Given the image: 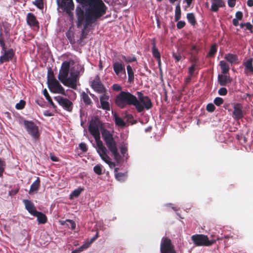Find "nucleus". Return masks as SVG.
<instances>
[{
    "mask_svg": "<svg viewBox=\"0 0 253 253\" xmlns=\"http://www.w3.org/2000/svg\"><path fill=\"white\" fill-rule=\"evenodd\" d=\"M152 53L153 56L157 60H160L161 58V54L159 52L158 48L156 47V40L155 39H153L152 40Z\"/></svg>",
    "mask_w": 253,
    "mask_h": 253,
    "instance_id": "25",
    "label": "nucleus"
},
{
    "mask_svg": "<svg viewBox=\"0 0 253 253\" xmlns=\"http://www.w3.org/2000/svg\"><path fill=\"white\" fill-rule=\"evenodd\" d=\"M136 93L138 98L136 97V101H134V106L137 111L141 113L145 109H151L153 107V104L150 98L148 96L144 95L140 91H137Z\"/></svg>",
    "mask_w": 253,
    "mask_h": 253,
    "instance_id": "6",
    "label": "nucleus"
},
{
    "mask_svg": "<svg viewBox=\"0 0 253 253\" xmlns=\"http://www.w3.org/2000/svg\"><path fill=\"white\" fill-rule=\"evenodd\" d=\"M70 66L71 61H64L59 70L58 79L64 85L76 89L79 75L77 73L71 72L68 77Z\"/></svg>",
    "mask_w": 253,
    "mask_h": 253,
    "instance_id": "2",
    "label": "nucleus"
},
{
    "mask_svg": "<svg viewBox=\"0 0 253 253\" xmlns=\"http://www.w3.org/2000/svg\"><path fill=\"white\" fill-rule=\"evenodd\" d=\"M185 22L184 21H178L176 24L177 28L181 29L185 26Z\"/></svg>",
    "mask_w": 253,
    "mask_h": 253,
    "instance_id": "53",
    "label": "nucleus"
},
{
    "mask_svg": "<svg viewBox=\"0 0 253 253\" xmlns=\"http://www.w3.org/2000/svg\"><path fill=\"white\" fill-rule=\"evenodd\" d=\"M50 159L53 161V162H58L59 161V159L58 158H57L56 156H55L54 155H53V154H50Z\"/></svg>",
    "mask_w": 253,
    "mask_h": 253,
    "instance_id": "62",
    "label": "nucleus"
},
{
    "mask_svg": "<svg viewBox=\"0 0 253 253\" xmlns=\"http://www.w3.org/2000/svg\"><path fill=\"white\" fill-rule=\"evenodd\" d=\"M2 51L4 52V54L0 56V64L11 60L15 55V52L12 48H10L7 50L5 49V51Z\"/></svg>",
    "mask_w": 253,
    "mask_h": 253,
    "instance_id": "17",
    "label": "nucleus"
},
{
    "mask_svg": "<svg viewBox=\"0 0 253 253\" xmlns=\"http://www.w3.org/2000/svg\"><path fill=\"white\" fill-rule=\"evenodd\" d=\"M126 177L127 174L126 173L119 172L115 174L116 179L120 182L125 181L126 179Z\"/></svg>",
    "mask_w": 253,
    "mask_h": 253,
    "instance_id": "36",
    "label": "nucleus"
},
{
    "mask_svg": "<svg viewBox=\"0 0 253 253\" xmlns=\"http://www.w3.org/2000/svg\"><path fill=\"white\" fill-rule=\"evenodd\" d=\"M112 88L114 90L119 91L122 89V87L118 84H114L112 86Z\"/></svg>",
    "mask_w": 253,
    "mask_h": 253,
    "instance_id": "59",
    "label": "nucleus"
},
{
    "mask_svg": "<svg viewBox=\"0 0 253 253\" xmlns=\"http://www.w3.org/2000/svg\"><path fill=\"white\" fill-rule=\"evenodd\" d=\"M225 58L231 63L236 62L238 60V56L232 53H228L225 55Z\"/></svg>",
    "mask_w": 253,
    "mask_h": 253,
    "instance_id": "31",
    "label": "nucleus"
},
{
    "mask_svg": "<svg viewBox=\"0 0 253 253\" xmlns=\"http://www.w3.org/2000/svg\"><path fill=\"white\" fill-rule=\"evenodd\" d=\"M0 45L2 48V51H5L6 47L5 44L4 40L2 38H0Z\"/></svg>",
    "mask_w": 253,
    "mask_h": 253,
    "instance_id": "55",
    "label": "nucleus"
},
{
    "mask_svg": "<svg viewBox=\"0 0 253 253\" xmlns=\"http://www.w3.org/2000/svg\"><path fill=\"white\" fill-rule=\"evenodd\" d=\"M245 27L246 28V30H248L250 31L251 33H253V26L250 22L246 23Z\"/></svg>",
    "mask_w": 253,
    "mask_h": 253,
    "instance_id": "56",
    "label": "nucleus"
},
{
    "mask_svg": "<svg viewBox=\"0 0 253 253\" xmlns=\"http://www.w3.org/2000/svg\"><path fill=\"white\" fill-rule=\"evenodd\" d=\"M90 86L95 91L98 93L102 94V93L107 92V89L101 83L98 75H96L93 80L91 81Z\"/></svg>",
    "mask_w": 253,
    "mask_h": 253,
    "instance_id": "11",
    "label": "nucleus"
},
{
    "mask_svg": "<svg viewBox=\"0 0 253 253\" xmlns=\"http://www.w3.org/2000/svg\"><path fill=\"white\" fill-rule=\"evenodd\" d=\"M59 7L63 11H66L69 15L71 13V11L74 9V4L73 0H57Z\"/></svg>",
    "mask_w": 253,
    "mask_h": 253,
    "instance_id": "14",
    "label": "nucleus"
},
{
    "mask_svg": "<svg viewBox=\"0 0 253 253\" xmlns=\"http://www.w3.org/2000/svg\"><path fill=\"white\" fill-rule=\"evenodd\" d=\"M24 125L28 133L35 139H38L40 137L38 126L32 121L24 120Z\"/></svg>",
    "mask_w": 253,
    "mask_h": 253,
    "instance_id": "9",
    "label": "nucleus"
},
{
    "mask_svg": "<svg viewBox=\"0 0 253 253\" xmlns=\"http://www.w3.org/2000/svg\"><path fill=\"white\" fill-rule=\"evenodd\" d=\"M122 58L126 63H130L136 60V58L135 57H129L126 58L125 56H123Z\"/></svg>",
    "mask_w": 253,
    "mask_h": 253,
    "instance_id": "48",
    "label": "nucleus"
},
{
    "mask_svg": "<svg viewBox=\"0 0 253 253\" xmlns=\"http://www.w3.org/2000/svg\"><path fill=\"white\" fill-rule=\"evenodd\" d=\"M101 108L104 110L110 111V103L108 101L105 100H100Z\"/></svg>",
    "mask_w": 253,
    "mask_h": 253,
    "instance_id": "37",
    "label": "nucleus"
},
{
    "mask_svg": "<svg viewBox=\"0 0 253 253\" xmlns=\"http://www.w3.org/2000/svg\"><path fill=\"white\" fill-rule=\"evenodd\" d=\"M90 243H86L80 247V251H82L84 249H87L90 245Z\"/></svg>",
    "mask_w": 253,
    "mask_h": 253,
    "instance_id": "60",
    "label": "nucleus"
},
{
    "mask_svg": "<svg viewBox=\"0 0 253 253\" xmlns=\"http://www.w3.org/2000/svg\"><path fill=\"white\" fill-rule=\"evenodd\" d=\"M102 167L100 165H97L93 168L94 172L98 174L101 175L102 174Z\"/></svg>",
    "mask_w": 253,
    "mask_h": 253,
    "instance_id": "40",
    "label": "nucleus"
},
{
    "mask_svg": "<svg viewBox=\"0 0 253 253\" xmlns=\"http://www.w3.org/2000/svg\"><path fill=\"white\" fill-rule=\"evenodd\" d=\"M160 252L161 253H176L170 239L167 237H163L161 240Z\"/></svg>",
    "mask_w": 253,
    "mask_h": 253,
    "instance_id": "10",
    "label": "nucleus"
},
{
    "mask_svg": "<svg viewBox=\"0 0 253 253\" xmlns=\"http://www.w3.org/2000/svg\"><path fill=\"white\" fill-rule=\"evenodd\" d=\"M84 190V188L79 187L77 189L74 190L70 195V198L72 199L73 198L78 197L81 193Z\"/></svg>",
    "mask_w": 253,
    "mask_h": 253,
    "instance_id": "29",
    "label": "nucleus"
},
{
    "mask_svg": "<svg viewBox=\"0 0 253 253\" xmlns=\"http://www.w3.org/2000/svg\"><path fill=\"white\" fill-rule=\"evenodd\" d=\"M97 152L102 160L107 164L110 168L112 169L116 167V164L110 161L111 159L107 154V150L104 146L97 148Z\"/></svg>",
    "mask_w": 253,
    "mask_h": 253,
    "instance_id": "13",
    "label": "nucleus"
},
{
    "mask_svg": "<svg viewBox=\"0 0 253 253\" xmlns=\"http://www.w3.org/2000/svg\"><path fill=\"white\" fill-rule=\"evenodd\" d=\"M100 131L102 137L107 147L114 156V159L116 162L120 164L122 161V158L118 152L117 144L113 137V134L104 126H102L100 127Z\"/></svg>",
    "mask_w": 253,
    "mask_h": 253,
    "instance_id": "3",
    "label": "nucleus"
},
{
    "mask_svg": "<svg viewBox=\"0 0 253 253\" xmlns=\"http://www.w3.org/2000/svg\"><path fill=\"white\" fill-rule=\"evenodd\" d=\"M206 109L209 112H213L215 110V107L212 103H209L207 105Z\"/></svg>",
    "mask_w": 253,
    "mask_h": 253,
    "instance_id": "49",
    "label": "nucleus"
},
{
    "mask_svg": "<svg viewBox=\"0 0 253 253\" xmlns=\"http://www.w3.org/2000/svg\"><path fill=\"white\" fill-rule=\"evenodd\" d=\"M33 215L37 217L38 221L40 224H44L47 222V217L42 212L37 211Z\"/></svg>",
    "mask_w": 253,
    "mask_h": 253,
    "instance_id": "23",
    "label": "nucleus"
},
{
    "mask_svg": "<svg viewBox=\"0 0 253 253\" xmlns=\"http://www.w3.org/2000/svg\"><path fill=\"white\" fill-rule=\"evenodd\" d=\"M87 7L84 10L80 6L76 9L78 28L82 26L84 21L93 23L106 14L107 7L102 0H90L85 5Z\"/></svg>",
    "mask_w": 253,
    "mask_h": 253,
    "instance_id": "1",
    "label": "nucleus"
},
{
    "mask_svg": "<svg viewBox=\"0 0 253 253\" xmlns=\"http://www.w3.org/2000/svg\"><path fill=\"white\" fill-rule=\"evenodd\" d=\"M43 93L45 98L48 102V103L52 106L53 108H56V106L55 105L50 95H49L46 89H44L43 91Z\"/></svg>",
    "mask_w": 253,
    "mask_h": 253,
    "instance_id": "35",
    "label": "nucleus"
},
{
    "mask_svg": "<svg viewBox=\"0 0 253 253\" xmlns=\"http://www.w3.org/2000/svg\"><path fill=\"white\" fill-rule=\"evenodd\" d=\"M217 80L218 83L221 86H225L231 81L229 76L221 74L218 75Z\"/></svg>",
    "mask_w": 253,
    "mask_h": 253,
    "instance_id": "22",
    "label": "nucleus"
},
{
    "mask_svg": "<svg viewBox=\"0 0 253 253\" xmlns=\"http://www.w3.org/2000/svg\"><path fill=\"white\" fill-rule=\"evenodd\" d=\"M23 202L25 205V209L32 215L34 214V213L37 211L34 204L31 201L28 200H24Z\"/></svg>",
    "mask_w": 253,
    "mask_h": 253,
    "instance_id": "20",
    "label": "nucleus"
},
{
    "mask_svg": "<svg viewBox=\"0 0 253 253\" xmlns=\"http://www.w3.org/2000/svg\"><path fill=\"white\" fill-rule=\"evenodd\" d=\"M236 19L240 20H242V18H243V13L241 11H237L236 13Z\"/></svg>",
    "mask_w": 253,
    "mask_h": 253,
    "instance_id": "57",
    "label": "nucleus"
},
{
    "mask_svg": "<svg viewBox=\"0 0 253 253\" xmlns=\"http://www.w3.org/2000/svg\"><path fill=\"white\" fill-rule=\"evenodd\" d=\"M245 67V73L247 74L248 72L253 73V59L250 58L243 63Z\"/></svg>",
    "mask_w": 253,
    "mask_h": 253,
    "instance_id": "21",
    "label": "nucleus"
},
{
    "mask_svg": "<svg viewBox=\"0 0 253 253\" xmlns=\"http://www.w3.org/2000/svg\"><path fill=\"white\" fill-rule=\"evenodd\" d=\"M66 222H67V225L69 228H70L72 230H74L76 228V224L75 221L71 219H66Z\"/></svg>",
    "mask_w": 253,
    "mask_h": 253,
    "instance_id": "41",
    "label": "nucleus"
},
{
    "mask_svg": "<svg viewBox=\"0 0 253 253\" xmlns=\"http://www.w3.org/2000/svg\"><path fill=\"white\" fill-rule=\"evenodd\" d=\"M172 57L174 59L175 62H179L182 59V58H184L180 53L175 52L172 53Z\"/></svg>",
    "mask_w": 253,
    "mask_h": 253,
    "instance_id": "42",
    "label": "nucleus"
},
{
    "mask_svg": "<svg viewBox=\"0 0 253 253\" xmlns=\"http://www.w3.org/2000/svg\"><path fill=\"white\" fill-rule=\"evenodd\" d=\"M47 79L48 86L50 91L54 93L65 94L64 88L55 79L53 71L50 68L48 69Z\"/></svg>",
    "mask_w": 253,
    "mask_h": 253,
    "instance_id": "7",
    "label": "nucleus"
},
{
    "mask_svg": "<svg viewBox=\"0 0 253 253\" xmlns=\"http://www.w3.org/2000/svg\"><path fill=\"white\" fill-rule=\"evenodd\" d=\"M54 99L57 101L58 104L64 109L69 112L72 111L73 104L70 100L60 96L55 97Z\"/></svg>",
    "mask_w": 253,
    "mask_h": 253,
    "instance_id": "16",
    "label": "nucleus"
},
{
    "mask_svg": "<svg viewBox=\"0 0 253 253\" xmlns=\"http://www.w3.org/2000/svg\"><path fill=\"white\" fill-rule=\"evenodd\" d=\"M40 179L39 177H37L36 180L32 184L29 191V194H32L34 192L37 191L40 186Z\"/></svg>",
    "mask_w": 253,
    "mask_h": 253,
    "instance_id": "24",
    "label": "nucleus"
},
{
    "mask_svg": "<svg viewBox=\"0 0 253 253\" xmlns=\"http://www.w3.org/2000/svg\"><path fill=\"white\" fill-rule=\"evenodd\" d=\"M228 6L230 7H233L236 4V0H227Z\"/></svg>",
    "mask_w": 253,
    "mask_h": 253,
    "instance_id": "58",
    "label": "nucleus"
},
{
    "mask_svg": "<svg viewBox=\"0 0 253 253\" xmlns=\"http://www.w3.org/2000/svg\"><path fill=\"white\" fill-rule=\"evenodd\" d=\"M192 240L196 246H210L213 245L217 240H222L223 237L216 238L209 240L208 236L203 234L193 235Z\"/></svg>",
    "mask_w": 253,
    "mask_h": 253,
    "instance_id": "8",
    "label": "nucleus"
},
{
    "mask_svg": "<svg viewBox=\"0 0 253 253\" xmlns=\"http://www.w3.org/2000/svg\"><path fill=\"white\" fill-rule=\"evenodd\" d=\"M126 69L128 74V82L131 83L134 80V72L132 67L129 65L126 66Z\"/></svg>",
    "mask_w": 253,
    "mask_h": 253,
    "instance_id": "28",
    "label": "nucleus"
},
{
    "mask_svg": "<svg viewBox=\"0 0 253 253\" xmlns=\"http://www.w3.org/2000/svg\"><path fill=\"white\" fill-rule=\"evenodd\" d=\"M196 64H192V65L188 68V74L190 76H194V72L196 70Z\"/></svg>",
    "mask_w": 253,
    "mask_h": 253,
    "instance_id": "45",
    "label": "nucleus"
},
{
    "mask_svg": "<svg viewBox=\"0 0 253 253\" xmlns=\"http://www.w3.org/2000/svg\"><path fill=\"white\" fill-rule=\"evenodd\" d=\"M136 101V96L128 91H121L115 97V103L121 109L125 108L127 105L133 106Z\"/></svg>",
    "mask_w": 253,
    "mask_h": 253,
    "instance_id": "4",
    "label": "nucleus"
},
{
    "mask_svg": "<svg viewBox=\"0 0 253 253\" xmlns=\"http://www.w3.org/2000/svg\"><path fill=\"white\" fill-rule=\"evenodd\" d=\"M84 25L83 29L82 30V32H81L82 33H81V35L80 37V40L81 41L86 38L87 33H86V30L89 26H91V25L92 24V23H91L90 22L87 23V21H85V20L84 21Z\"/></svg>",
    "mask_w": 253,
    "mask_h": 253,
    "instance_id": "27",
    "label": "nucleus"
},
{
    "mask_svg": "<svg viewBox=\"0 0 253 253\" xmlns=\"http://www.w3.org/2000/svg\"><path fill=\"white\" fill-rule=\"evenodd\" d=\"M233 103H225L223 105V108L227 110L228 112L232 111V107L233 108Z\"/></svg>",
    "mask_w": 253,
    "mask_h": 253,
    "instance_id": "47",
    "label": "nucleus"
},
{
    "mask_svg": "<svg viewBox=\"0 0 253 253\" xmlns=\"http://www.w3.org/2000/svg\"><path fill=\"white\" fill-rule=\"evenodd\" d=\"M43 115L46 117H50V116H52L53 115V114L52 113H51L50 111H47V110L43 112Z\"/></svg>",
    "mask_w": 253,
    "mask_h": 253,
    "instance_id": "64",
    "label": "nucleus"
},
{
    "mask_svg": "<svg viewBox=\"0 0 253 253\" xmlns=\"http://www.w3.org/2000/svg\"><path fill=\"white\" fill-rule=\"evenodd\" d=\"M181 18V8L180 3H178L176 7L175 10V16H174V20L175 21H178Z\"/></svg>",
    "mask_w": 253,
    "mask_h": 253,
    "instance_id": "34",
    "label": "nucleus"
},
{
    "mask_svg": "<svg viewBox=\"0 0 253 253\" xmlns=\"http://www.w3.org/2000/svg\"><path fill=\"white\" fill-rule=\"evenodd\" d=\"M114 120L115 124L117 126H125L126 125V123L124 120L118 116L117 114L114 115Z\"/></svg>",
    "mask_w": 253,
    "mask_h": 253,
    "instance_id": "33",
    "label": "nucleus"
},
{
    "mask_svg": "<svg viewBox=\"0 0 253 253\" xmlns=\"http://www.w3.org/2000/svg\"><path fill=\"white\" fill-rule=\"evenodd\" d=\"M80 149L84 152H85L87 150L86 144L84 143H81L79 144Z\"/></svg>",
    "mask_w": 253,
    "mask_h": 253,
    "instance_id": "54",
    "label": "nucleus"
},
{
    "mask_svg": "<svg viewBox=\"0 0 253 253\" xmlns=\"http://www.w3.org/2000/svg\"><path fill=\"white\" fill-rule=\"evenodd\" d=\"M214 103L217 106H220L224 102L223 99L219 97H215L213 100Z\"/></svg>",
    "mask_w": 253,
    "mask_h": 253,
    "instance_id": "46",
    "label": "nucleus"
},
{
    "mask_svg": "<svg viewBox=\"0 0 253 253\" xmlns=\"http://www.w3.org/2000/svg\"><path fill=\"white\" fill-rule=\"evenodd\" d=\"M27 23L31 27L39 28V23L36 16L32 13H28L27 15Z\"/></svg>",
    "mask_w": 253,
    "mask_h": 253,
    "instance_id": "18",
    "label": "nucleus"
},
{
    "mask_svg": "<svg viewBox=\"0 0 253 253\" xmlns=\"http://www.w3.org/2000/svg\"><path fill=\"white\" fill-rule=\"evenodd\" d=\"M219 65L223 74H227L229 72V67L228 64L225 61L223 60L220 61Z\"/></svg>",
    "mask_w": 253,
    "mask_h": 253,
    "instance_id": "32",
    "label": "nucleus"
},
{
    "mask_svg": "<svg viewBox=\"0 0 253 253\" xmlns=\"http://www.w3.org/2000/svg\"><path fill=\"white\" fill-rule=\"evenodd\" d=\"M19 191V189H16L15 190H12L9 191L8 195L10 196H13L16 194Z\"/></svg>",
    "mask_w": 253,
    "mask_h": 253,
    "instance_id": "61",
    "label": "nucleus"
},
{
    "mask_svg": "<svg viewBox=\"0 0 253 253\" xmlns=\"http://www.w3.org/2000/svg\"><path fill=\"white\" fill-rule=\"evenodd\" d=\"M33 3L40 9H42L43 8V2L42 0H36Z\"/></svg>",
    "mask_w": 253,
    "mask_h": 253,
    "instance_id": "44",
    "label": "nucleus"
},
{
    "mask_svg": "<svg viewBox=\"0 0 253 253\" xmlns=\"http://www.w3.org/2000/svg\"><path fill=\"white\" fill-rule=\"evenodd\" d=\"M127 148L125 144L122 145L121 147V152L124 157L125 156V154L127 153Z\"/></svg>",
    "mask_w": 253,
    "mask_h": 253,
    "instance_id": "51",
    "label": "nucleus"
},
{
    "mask_svg": "<svg viewBox=\"0 0 253 253\" xmlns=\"http://www.w3.org/2000/svg\"><path fill=\"white\" fill-rule=\"evenodd\" d=\"M26 105V102L23 100H21L19 103H17L15 105V108L17 110L23 109Z\"/></svg>",
    "mask_w": 253,
    "mask_h": 253,
    "instance_id": "43",
    "label": "nucleus"
},
{
    "mask_svg": "<svg viewBox=\"0 0 253 253\" xmlns=\"http://www.w3.org/2000/svg\"><path fill=\"white\" fill-rule=\"evenodd\" d=\"M233 111L232 117L235 121H239L244 117L243 105L240 103H233Z\"/></svg>",
    "mask_w": 253,
    "mask_h": 253,
    "instance_id": "15",
    "label": "nucleus"
},
{
    "mask_svg": "<svg viewBox=\"0 0 253 253\" xmlns=\"http://www.w3.org/2000/svg\"><path fill=\"white\" fill-rule=\"evenodd\" d=\"M211 10L213 12H217L219 7L225 6L224 0H211Z\"/></svg>",
    "mask_w": 253,
    "mask_h": 253,
    "instance_id": "19",
    "label": "nucleus"
},
{
    "mask_svg": "<svg viewBox=\"0 0 253 253\" xmlns=\"http://www.w3.org/2000/svg\"><path fill=\"white\" fill-rule=\"evenodd\" d=\"M101 126H104L98 119L96 118L90 122L88 126L89 131L95 139L97 148L104 146L102 141L100 140V130Z\"/></svg>",
    "mask_w": 253,
    "mask_h": 253,
    "instance_id": "5",
    "label": "nucleus"
},
{
    "mask_svg": "<svg viewBox=\"0 0 253 253\" xmlns=\"http://www.w3.org/2000/svg\"><path fill=\"white\" fill-rule=\"evenodd\" d=\"M81 99L85 105H90L92 104V102L88 95L84 91H83L81 93Z\"/></svg>",
    "mask_w": 253,
    "mask_h": 253,
    "instance_id": "26",
    "label": "nucleus"
},
{
    "mask_svg": "<svg viewBox=\"0 0 253 253\" xmlns=\"http://www.w3.org/2000/svg\"><path fill=\"white\" fill-rule=\"evenodd\" d=\"M113 68L116 75L120 78L126 79V78L125 65L123 62L117 61L114 62Z\"/></svg>",
    "mask_w": 253,
    "mask_h": 253,
    "instance_id": "12",
    "label": "nucleus"
},
{
    "mask_svg": "<svg viewBox=\"0 0 253 253\" xmlns=\"http://www.w3.org/2000/svg\"><path fill=\"white\" fill-rule=\"evenodd\" d=\"M103 94L99 97L100 100L108 101L109 99V95L106 93V92L102 93Z\"/></svg>",
    "mask_w": 253,
    "mask_h": 253,
    "instance_id": "52",
    "label": "nucleus"
},
{
    "mask_svg": "<svg viewBox=\"0 0 253 253\" xmlns=\"http://www.w3.org/2000/svg\"><path fill=\"white\" fill-rule=\"evenodd\" d=\"M6 167V163L5 161L0 158V177L3 176V173Z\"/></svg>",
    "mask_w": 253,
    "mask_h": 253,
    "instance_id": "39",
    "label": "nucleus"
},
{
    "mask_svg": "<svg viewBox=\"0 0 253 253\" xmlns=\"http://www.w3.org/2000/svg\"><path fill=\"white\" fill-rule=\"evenodd\" d=\"M227 90L225 87H221L219 88L218 91V93L220 95L225 96L227 94Z\"/></svg>",
    "mask_w": 253,
    "mask_h": 253,
    "instance_id": "50",
    "label": "nucleus"
},
{
    "mask_svg": "<svg viewBox=\"0 0 253 253\" xmlns=\"http://www.w3.org/2000/svg\"><path fill=\"white\" fill-rule=\"evenodd\" d=\"M90 0H76V1L83 5H86Z\"/></svg>",
    "mask_w": 253,
    "mask_h": 253,
    "instance_id": "63",
    "label": "nucleus"
},
{
    "mask_svg": "<svg viewBox=\"0 0 253 253\" xmlns=\"http://www.w3.org/2000/svg\"><path fill=\"white\" fill-rule=\"evenodd\" d=\"M217 51V45L216 44H212L207 54L208 57L213 56Z\"/></svg>",
    "mask_w": 253,
    "mask_h": 253,
    "instance_id": "38",
    "label": "nucleus"
},
{
    "mask_svg": "<svg viewBox=\"0 0 253 253\" xmlns=\"http://www.w3.org/2000/svg\"><path fill=\"white\" fill-rule=\"evenodd\" d=\"M187 19L188 22L190 23L192 26H195L197 24V21L195 15L193 13H188L187 14Z\"/></svg>",
    "mask_w": 253,
    "mask_h": 253,
    "instance_id": "30",
    "label": "nucleus"
}]
</instances>
